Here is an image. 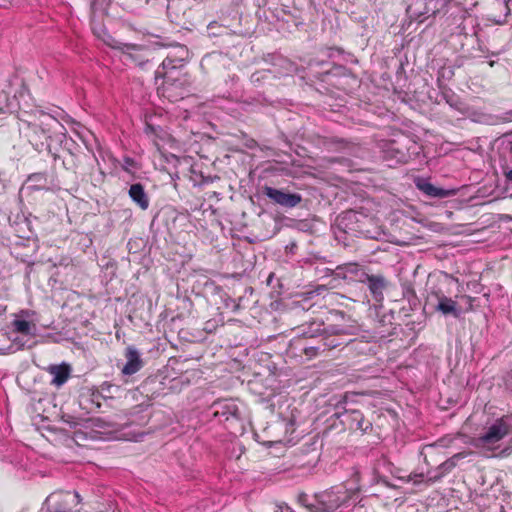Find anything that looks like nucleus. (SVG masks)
<instances>
[{"label":"nucleus","instance_id":"f257e3e1","mask_svg":"<svg viewBox=\"0 0 512 512\" xmlns=\"http://www.w3.org/2000/svg\"><path fill=\"white\" fill-rule=\"evenodd\" d=\"M34 117L33 121H24L26 127L23 132L36 151L46 150L57 160L60 155L53 151L54 144L66 146L68 141L75 144L72 139H68L66 128L52 115L39 111Z\"/></svg>","mask_w":512,"mask_h":512},{"label":"nucleus","instance_id":"f03ea898","mask_svg":"<svg viewBox=\"0 0 512 512\" xmlns=\"http://www.w3.org/2000/svg\"><path fill=\"white\" fill-rule=\"evenodd\" d=\"M359 331L360 326L355 321H352L350 324L330 325L326 327L317 345H304V354L308 358H313L327 350L347 345L353 341V339L348 337L357 335Z\"/></svg>","mask_w":512,"mask_h":512},{"label":"nucleus","instance_id":"7ed1b4c3","mask_svg":"<svg viewBox=\"0 0 512 512\" xmlns=\"http://www.w3.org/2000/svg\"><path fill=\"white\" fill-rule=\"evenodd\" d=\"M159 47H172L173 50L166 56L161 65L155 71L156 83L162 79L163 86L182 85L179 80V68L183 66V62L188 58V49L181 44H167L161 41L155 42Z\"/></svg>","mask_w":512,"mask_h":512},{"label":"nucleus","instance_id":"20e7f679","mask_svg":"<svg viewBox=\"0 0 512 512\" xmlns=\"http://www.w3.org/2000/svg\"><path fill=\"white\" fill-rule=\"evenodd\" d=\"M418 145L407 136H400L397 139L386 141L382 145L383 159L389 166L393 164L407 163L413 155H417Z\"/></svg>","mask_w":512,"mask_h":512},{"label":"nucleus","instance_id":"39448f33","mask_svg":"<svg viewBox=\"0 0 512 512\" xmlns=\"http://www.w3.org/2000/svg\"><path fill=\"white\" fill-rule=\"evenodd\" d=\"M511 430V424L505 418L495 420L490 426L473 439V445L479 449L495 451L500 448L499 442L505 438Z\"/></svg>","mask_w":512,"mask_h":512},{"label":"nucleus","instance_id":"423d86ee","mask_svg":"<svg viewBox=\"0 0 512 512\" xmlns=\"http://www.w3.org/2000/svg\"><path fill=\"white\" fill-rule=\"evenodd\" d=\"M336 409L338 411L334 416L341 418V422L347 424L349 429L366 433L372 428L371 421L366 419L360 410L348 407V398L346 395L337 403Z\"/></svg>","mask_w":512,"mask_h":512},{"label":"nucleus","instance_id":"0eeeda50","mask_svg":"<svg viewBox=\"0 0 512 512\" xmlns=\"http://www.w3.org/2000/svg\"><path fill=\"white\" fill-rule=\"evenodd\" d=\"M263 194L273 203L287 209L296 207L302 201V196L298 193H291L283 189H277L269 186L264 187Z\"/></svg>","mask_w":512,"mask_h":512},{"label":"nucleus","instance_id":"6e6552de","mask_svg":"<svg viewBox=\"0 0 512 512\" xmlns=\"http://www.w3.org/2000/svg\"><path fill=\"white\" fill-rule=\"evenodd\" d=\"M296 333L294 343L306 341V340H317L321 339L322 334L325 332L326 327L323 321L314 319L305 321L297 327L293 328Z\"/></svg>","mask_w":512,"mask_h":512},{"label":"nucleus","instance_id":"1a4fd4ad","mask_svg":"<svg viewBox=\"0 0 512 512\" xmlns=\"http://www.w3.org/2000/svg\"><path fill=\"white\" fill-rule=\"evenodd\" d=\"M210 411L215 419L220 422L228 421L230 419H240V410L236 402L232 399H222L215 401Z\"/></svg>","mask_w":512,"mask_h":512},{"label":"nucleus","instance_id":"9d476101","mask_svg":"<svg viewBox=\"0 0 512 512\" xmlns=\"http://www.w3.org/2000/svg\"><path fill=\"white\" fill-rule=\"evenodd\" d=\"M316 499L319 504V509L325 512H335L346 503L347 496L345 493L341 496L339 492L330 490L317 494Z\"/></svg>","mask_w":512,"mask_h":512},{"label":"nucleus","instance_id":"9b49d317","mask_svg":"<svg viewBox=\"0 0 512 512\" xmlns=\"http://www.w3.org/2000/svg\"><path fill=\"white\" fill-rule=\"evenodd\" d=\"M125 358L126 363L121 370L122 374L131 376L143 367V361L140 354L134 347L129 346L126 348Z\"/></svg>","mask_w":512,"mask_h":512},{"label":"nucleus","instance_id":"f8f14e48","mask_svg":"<svg viewBox=\"0 0 512 512\" xmlns=\"http://www.w3.org/2000/svg\"><path fill=\"white\" fill-rule=\"evenodd\" d=\"M48 373L52 376L51 385L61 387L70 377L71 368L68 364L50 365L47 368Z\"/></svg>","mask_w":512,"mask_h":512},{"label":"nucleus","instance_id":"ddd939ff","mask_svg":"<svg viewBox=\"0 0 512 512\" xmlns=\"http://www.w3.org/2000/svg\"><path fill=\"white\" fill-rule=\"evenodd\" d=\"M437 304L435 309L442 313L444 316L451 315L454 318H459L461 315V308L458 306L457 302L452 300L451 298L445 295L437 296Z\"/></svg>","mask_w":512,"mask_h":512},{"label":"nucleus","instance_id":"4468645a","mask_svg":"<svg viewBox=\"0 0 512 512\" xmlns=\"http://www.w3.org/2000/svg\"><path fill=\"white\" fill-rule=\"evenodd\" d=\"M128 195L141 210L149 208L150 199L141 183L132 184L128 190Z\"/></svg>","mask_w":512,"mask_h":512},{"label":"nucleus","instance_id":"2eb2a0df","mask_svg":"<svg viewBox=\"0 0 512 512\" xmlns=\"http://www.w3.org/2000/svg\"><path fill=\"white\" fill-rule=\"evenodd\" d=\"M415 184L420 191L430 197L444 198L454 194V191L438 188L422 178L416 179Z\"/></svg>","mask_w":512,"mask_h":512},{"label":"nucleus","instance_id":"dca6fc26","mask_svg":"<svg viewBox=\"0 0 512 512\" xmlns=\"http://www.w3.org/2000/svg\"><path fill=\"white\" fill-rule=\"evenodd\" d=\"M368 284V288L371 291L374 299L377 301L383 298V290L386 287L385 278L381 275H368L366 274V279L364 280Z\"/></svg>","mask_w":512,"mask_h":512},{"label":"nucleus","instance_id":"f3484780","mask_svg":"<svg viewBox=\"0 0 512 512\" xmlns=\"http://www.w3.org/2000/svg\"><path fill=\"white\" fill-rule=\"evenodd\" d=\"M11 324L15 332L23 335H34L36 330L35 324L26 319L15 318Z\"/></svg>","mask_w":512,"mask_h":512},{"label":"nucleus","instance_id":"a211bd4d","mask_svg":"<svg viewBox=\"0 0 512 512\" xmlns=\"http://www.w3.org/2000/svg\"><path fill=\"white\" fill-rule=\"evenodd\" d=\"M360 266L356 263H346L343 265H339L335 269V274L337 277H341L346 279L349 275H357L360 271Z\"/></svg>","mask_w":512,"mask_h":512},{"label":"nucleus","instance_id":"6ab92c4d","mask_svg":"<svg viewBox=\"0 0 512 512\" xmlns=\"http://www.w3.org/2000/svg\"><path fill=\"white\" fill-rule=\"evenodd\" d=\"M63 167L68 170L76 173L79 166L78 155L72 152L71 148H67V156L62 160Z\"/></svg>","mask_w":512,"mask_h":512},{"label":"nucleus","instance_id":"aec40b11","mask_svg":"<svg viewBox=\"0 0 512 512\" xmlns=\"http://www.w3.org/2000/svg\"><path fill=\"white\" fill-rule=\"evenodd\" d=\"M28 181L32 183V188L36 190L44 189L47 186V175L46 173H34L28 177Z\"/></svg>","mask_w":512,"mask_h":512},{"label":"nucleus","instance_id":"412c9836","mask_svg":"<svg viewBox=\"0 0 512 512\" xmlns=\"http://www.w3.org/2000/svg\"><path fill=\"white\" fill-rule=\"evenodd\" d=\"M354 221H358V213H356L355 211H346L343 213V215L341 216L340 220H339V225L341 227L344 228V230L346 229H351L348 224L349 223H352Z\"/></svg>","mask_w":512,"mask_h":512},{"label":"nucleus","instance_id":"4be33fe9","mask_svg":"<svg viewBox=\"0 0 512 512\" xmlns=\"http://www.w3.org/2000/svg\"><path fill=\"white\" fill-rule=\"evenodd\" d=\"M455 468V464L450 459H447L442 464L438 466V474L434 476L435 480L442 478L445 474L449 473L452 469Z\"/></svg>","mask_w":512,"mask_h":512},{"label":"nucleus","instance_id":"5701e85b","mask_svg":"<svg viewBox=\"0 0 512 512\" xmlns=\"http://www.w3.org/2000/svg\"><path fill=\"white\" fill-rule=\"evenodd\" d=\"M18 225L19 229H16V231L20 233L19 237L23 239H29L32 235V231L29 229V223L27 219L23 217Z\"/></svg>","mask_w":512,"mask_h":512},{"label":"nucleus","instance_id":"b1692460","mask_svg":"<svg viewBox=\"0 0 512 512\" xmlns=\"http://www.w3.org/2000/svg\"><path fill=\"white\" fill-rule=\"evenodd\" d=\"M145 5H150L156 11L161 12L169 8V0H147Z\"/></svg>","mask_w":512,"mask_h":512},{"label":"nucleus","instance_id":"393cba45","mask_svg":"<svg viewBox=\"0 0 512 512\" xmlns=\"http://www.w3.org/2000/svg\"><path fill=\"white\" fill-rule=\"evenodd\" d=\"M23 346H24V343L20 340L19 337H17L13 340L12 344L8 348H6V349L0 348V354L5 355V354H9V353H14V352L20 350Z\"/></svg>","mask_w":512,"mask_h":512},{"label":"nucleus","instance_id":"a878e982","mask_svg":"<svg viewBox=\"0 0 512 512\" xmlns=\"http://www.w3.org/2000/svg\"><path fill=\"white\" fill-rule=\"evenodd\" d=\"M297 501L299 504L307 507L310 511H311V508L315 509V507H319V504H317V505L309 504L308 503V495L304 492L299 493V495L297 497Z\"/></svg>","mask_w":512,"mask_h":512},{"label":"nucleus","instance_id":"bb28decb","mask_svg":"<svg viewBox=\"0 0 512 512\" xmlns=\"http://www.w3.org/2000/svg\"><path fill=\"white\" fill-rule=\"evenodd\" d=\"M94 425L98 428H101V429H105V428H108V427H111V428H114L115 425L110 423V422H106L105 420H103L102 418H96L94 420Z\"/></svg>","mask_w":512,"mask_h":512},{"label":"nucleus","instance_id":"cd10ccee","mask_svg":"<svg viewBox=\"0 0 512 512\" xmlns=\"http://www.w3.org/2000/svg\"><path fill=\"white\" fill-rule=\"evenodd\" d=\"M273 512H295L286 503H276Z\"/></svg>","mask_w":512,"mask_h":512},{"label":"nucleus","instance_id":"c85d7f7f","mask_svg":"<svg viewBox=\"0 0 512 512\" xmlns=\"http://www.w3.org/2000/svg\"><path fill=\"white\" fill-rule=\"evenodd\" d=\"M429 12H430V9H429L427 6L425 7V11H424V12H419V13L414 12V11L412 10V7H411V6H409V7L407 8V13H408L411 17H414L415 19H418V18H420L422 15H425V14H427V13H429Z\"/></svg>","mask_w":512,"mask_h":512},{"label":"nucleus","instance_id":"c756f323","mask_svg":"<svg viewBox=\"0 0 512 512\" xmlns=\"http://www.w3.org/2000/svg\"><path fill=\"white\" fill-rule=\"evenodd\" d=\"M123 165H122V168L127 171V172H130V168L131 167H134L135 166V161L134 159L130 158V157H125L124 160H123Z\"/></svg>","mask_w":512,"mask_h":512},{"label":"nucleus","instance_id":"7c9ffc66","mask_svg":"<svg viewBox=\"0 0 512 512\" xmlns=\"http://www.w3.org/2000/svg\"><path fill=\"white\" fill-rule=\"evenodd\" d=\"M101 395L99 392H93L90 395V401L92 404H95L96 408H100L101 404L99 402Z\"/></svg>","mask_w":512,"mask_h":512},{"label":"nucleus","instance_id":"2f4dec72","mask_svg":"<svg viewBox=\"0 0 512 512\" xmlns=\"http://www.w3.org/2000/svg\"><path fill=\"white\" fill-rule=\"evenodd\" d=\"M319 340H320V338H318L317 340H306V341L298 342V343H295V344L298 345L300 350L304 353V345L305 344L317 345Z\"/></svg>","mask_w":512,"mask_h":512},{"label":"nucleus","instance_id":"473e14b6","mask_svg":"<svg viewBox=\"0 0 512 512\" xmlns=\"http://www.w3.org/2000/svg\"><path fill=\"white\" fill-rule=\"evenodd\" d=\"M466 456H467V453H465V452H460V453H456V454H454V455H453L452 457H450L449 459H450L451 461H453V462H454L455 467H456V466H457L458 461H459V460H461V459H464Z\"/></svg>","mask_w":512,"mask_h":512},{"label":"nucleus","instance_id":"72a5a7b5","mask_svg":"<svg viewBox=\"0 0 512 512\" xmlns=\"http://www.w3.org/2000/svg\"><path fill=\"white\" fill-rule=\"evenodd\" d=\"M31 312L29 310H21L15 318L26 319L30 316Z\"/></svg>","mask_w":512,"mask_h":512},{"label":"nucleus","instance_id":"f704fd0d","mask_svg":"<svg viewBox=\"0 0 512 512\" xmlns=\"http://www.w3.org/2000/svg\"><path fill=\"white\" fill-rule=\"evenodd\" d=\"M500 220L506 221V222L512 221V215L502 214V215H500Z\"/></svg>","mask_w":512,"mask_h":512},{"label":"nucleus","instance_id":"c9c22d12","mask_svg":"<svg viewBox=\"0 0 512 512\" xmlns=\"http://www.w3.org/2000/svg\"><path fill=\"white\" fill-rule=\"evenodd\" d=\"M504 176L507 181H512V169L505 171Z\"/></svg>","mask_w":512,"mask_h":512},{"label":"nucleus","instance_id":"e433bc0d","mask_svg":"<svg viewBox=\"0 0 512 512\" xmlns=\"http://www.w3.org/2000/svg\"><path fill=\"white\" fill-rule=\"evenodd\" d=\"M68 418H69V420H65V421L70 425V427H76V425L78 424L77 421L70 416Z\"/></svg>","mask_w":512,"mask_h":512},{"label":"nucleus","instance_id":"4c0bfd02","mask_svg":"<svg viewBox=\"0 0 512 512\" xmlns=\"http://www.w3.org/2000/svg\"><path fill=\"white\" fill-rule=\"evenodd\" d=\"M438 445H439V446H442V447L447 446V444H446V439H441V440H439V441H438Z\"/></svg>","mask_w":512,"mask_h":512},{"label":"nucleus","instance_id":"58836bf2","mask_svg":"<svg viewBox=\"0 0 512 512\" xmlns=\"http://www.w3.org/2000/svg\"><path fill=\"white\" fill-rule=\"evenodd\" d=\"M98 1H99V0H94L93 2H91V8H92V9H95L96 4H97V2H98Z\"/></svg>","mask_w":512,"mask_h":512},{"label":"nucleus","instance_id":"ea45409f","mask_svg":"<svg viewBox=\"0 0 512 512\" xmlns=\"http://www.w3.org/2000/svg\"><path fill=\"white\" fill-rule=\"evenodd\" d=\"M75 497H76V499H77V501H78V502H80V501H81V497H80V495H79V493H78V492H75Z\"/></svg>","mask_w":512,"mask_h":512},{"label":"nucleus","instance_id":"a19ab883","mask_svg":"<svg viewBox=\"0 0 512 512\" xmlns=\"http://www.w3.org/2000/svg\"><path fill=\"white\" fill-rule=\"evenodd\" d=\"M5 311V307L0 305V314Z\"/></svg>","mask_w":512,"mask_h":512},{"label":"nucleus","instance_id":"79ce46f5","mask_svg":"<svg viewBox=\"0 0 512 512\" xmlns=\"http://www.w3.org/2000/svg\"><path fill=\"white\" fill-rule=\"evenodd\" d=\"M2 112H3V110H2V108H0V113H2Z\"/></svg>","mask_w":512,"mask_h":512}]
</instances>
